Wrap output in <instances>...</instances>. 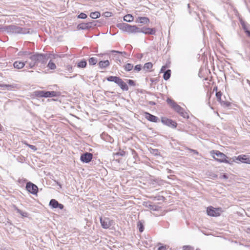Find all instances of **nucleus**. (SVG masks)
Wrapping results in <instances>:
<instances>
[{
    "mask_svg": "<svg viewBox=\"0 0 250 250\" xmlns=\"http://www.w3.org/2000/svg\"><path fill=\"white\" fill-rule=\"evenodd\" d=\"M51 55V54L35 53L30 56L29 59L31 61H34L37 66L40 63L42 64H45Z\"/></svg>",
    "mask_w": 250,
    "mask_h": 250,
    "instance_id": "f257e3e1",
    "label": "nucleus"
},
{
    "mask_svg": "<svg viewBox=\"0 0 250 250\" xmlns=\"http://www.w3.org/2000/svg\"><path fill=\"white\" fill-rule=\"evenodd\" d=\"M4 30L8 33L25 34L29 33L28 29L15 25H10L4 27Z\"/></svg>",
    "mask_w": 250,
    "mask_h": 250,
    "instance_id": "f03ea898",
    "label": "nucleus"
},
{
    "mask_svg": "<svg viewBox=\"0 0 250 250\" xmlns=\"http://www.w3.org/2000/svg\"><path fill=\"white\" fill-rule=\"evenodd\" d=\"M108 82H113L117 84L123 91H127L128 87L123 80L119 77L110 76L106 78Z\"/></svg>",
    "mask_w": 250,
    "mask_h": 250,
    "instance_id": "7ed1b4c3",
    "label": "nucleus"
},
{
    "mask_svg": "<svg viewBox=\"0 0 250 250\" xmlns=\"http://www.w3.org/2000/svg\"><path fill=\"white\" fill-rule=\"evenodd\" d=\"M210 154L212 155L213 158L215 161L220 163H224V162H226V158H228L225 154L218 150H211L210 151Z\"/></svg>",
    "mask_w": 250,
    "mask_h": 250,
    "instance_id": "20e7f679",
    "label": "nucleus"
},
{
    "mask_svg": "<svg viewBox=\"0 0 250 250\" xmlns=\"http://www.w3.org/2000/svg\"><path fill=\"white\" fill-rule=\"evenodd\" d=\"M35 95L38 97H57L60 94L59 92L56 91H36Z\"/></svg>",
    "mask_w": 250,
    "mask_h": 250,
    "instance_id": "39448f33",
    "label": "nucleus"
},
{
    "mask_svg": "<svg viewBox=\"0 0 250 250\" xmlns=\"http://www.w3.org/2000/svg\"><path fill=\"white\" fill-rule=\"evenodd\" d=\"M100 223L103 228L105 229H109L111 226L114 224V221L108 217L100 218Z\"/></svg>",
    "mask_w": 250,
    "mask_h": 250,
    "instance_id": "423d86ee",
    "label": "nucleus"
},
{
    "mask_svg": "<svg viewBox=\"0 0 250 250\" xmlns=\"http://www.w3.org/2000/svg\"><path fill=\"white\" fill-rule=\"evenodd\" d=\"M222 209L221 208H215L212 206L209 207L207 209V212L208 215L210 216L217 217L220 215Z\"/></svg>",
    "mask_w": 250,
    "mask_h": 250,
    "instance_id": "0eeeda50",
    "label": "nucleus"
},
{
    "mask_svg": "<svg viewBox=\"0 0 250 250\" xmlns=\"http://www.w3.org/2000/svg\"><path fill=\"white\" fill-rule=\"evenodd\" d=\"M167 104H168L171 107L173 108L174 111L179 114L181 113L183 109L182 107H181L179 105H178L175 101L173 100L168 98L167 100Z\"/></svg>",
    "mask_w": 250,
    "mask_h": 250,
    "instance_id": "6e6552de",
    "label": "nucleus"
},
{
    "mask_svg": "<svg viewBox=\"0 0 250 250\" xmlns=\"http://www.w3.org/2000/svg\"><path fill=\"white\" fill-rule=\"evenodd\" d=\"M25 188L29 192L32 194L35 195L38 193V187L31 182H28L26 183Z\"/></svg>",
    "mask_w": 250,
    "mask_h": 250,
    "instance_id": "1a4fd4ad",
    "label": "nucleus"
},
{
    "mask_svg": "<svg viewBox=\"0 0 250 250\" xmlns=\"http://www.w3.org/2000/svg\"><path fill=\"white\" fill-rule=\"evenodd\" d=\"M161 122L164 125L172 128H176L177 126V123L175 122L166 117H162L161 118Z\"/></svg>",
    "mask_w": 250,
    "mask_h": 250,
    "instance_id": "9d476101",
    "label": "nucleus"
},
{
    "mask_svg": "<svg viewBox=\"0 0 250 250\" xmlns=\"http://www.w3.org/2000/svg\"><path fill=\"white\" fill-rule=\"evenodd\" d=\"M92 158V154L89 152H85L81 155L80 160L83 163H88L91 161Z\"/></svg>",
    "mask_w": 250,
    "mask_h": 250,
    "instance_id": "9b49d317",
    "label": "nucleus"
},
{
    "mask_svg": "<svg viewBox=\"0 0 250 250\" xmlns=\"http://www.w3.org/2000/svg\"><path fill=\"white\" fill-rule=\"evenodd\" d=\"M94 21L88 22L87 23H81L78 25V28L79 29H88L92 26H95Z\"/></svg>",
    "mask_w": 250,
    "mask_h": 250,
    "instance_id": "f8f14e48",
    "label": "nucleus"
},
{
    "mask_svg": "<svg viewBox=\"0 0 250 250\" xmlns=\"http://www.w3.org/2000/svg\"><path fill=\"white\" fill-rule=\"evenodd\" d=\"M49 206L53 208H59L61 209H62L64 208V206L60 204L56 200L51 199L49 202Z\"/></svg>",
    "mask_w": 250,
    "mask_h": 250,
    "instance_id": "ddd939ff",
    "label": "nucleus"
},
{
    "mask_svg": "<svg viewBox=\"0 0 250 250\" xmlns=\"http://www.w3.org/2000/svg\"><path fill=\"white\" fill-rule=\"evenodd\" d=\"M235 159L242 163L250 164V157L246 155H240L237 157H235Z\"/></svg>",
    "mask_w": 250,
    "mask_h": 250,
    "instance_id": "4468645a",
    "label": "nucleus"
},
{
    "mask_svg": "<svg viewBox=\"0 0 250 250\" xmlns=\"http://www.w3.org/2000/svg\"><path fill=\"white\" fill-rule=\"evenodd\" d=\"M145 116V118L150 122L157 123L159 121V119L157 117L148 112H146Z\"/></svg>",
    "mask_w": 250,
    "mask_h": 250,
    "instance_id": "2eb2a0df",
    "label": "nucleus"
},
{
    "mask_svg": "<svg viewBox=\"0 0 250 250\" xmlns=\"http://www.w3.org/2000/svg\"><path fill=\"white\" fill-rule=\"evenodd\" d=\"M143 33L148 35H154L156 33V29L154 28H150L146 27H143Z\"/></svg>",
    "mask_w": 250,
    "mask_h": 250,
    "instance_id": "dca6fc26",
    "label": "nucleus"
},
{
    "mask_svg": "<svg viewBox=\"0 0 250 250\" xmlns=\"http://www.w3.org/2000/svg\"><path fill=\"white\" fill-rule=\"evenodd\" d=\"M27 61H26L24 62L17 61L14 62L13 66H14V68H17L18 69H21L25 66V63H27Z\"/></svg>",
    "mask_w": 250,
    "mask_h": 250,
    "instance_id": "f3484780",
    "label": "nucleus"
},
{
    "mask_svg": "<svg viewBox=\"0 0 250 250\" xmlns=\"http://www.w3.org/2000/svg\"><path fill=\"white\" fill-rule=\"evenodd\" d=\"M0 86L5 87L7 90H13L19 88V86L17 84H0Z\"/></svg>",
    "mask_w": 250,
    "mask_h": 250,
    "instance_id": "a211bd4d",
    "label": "nucleus"
},
{
    "mask_svg": "<svg viewBox=\"0 0 250 250\" xmlns=\"http://www.w3.org/2000/svg\"><path fill=\"white\" fill-rule=\"evenodd\" d=\"M144 205H145L146 208H148L154 211H157L159 209L158 206L155 205H152L150 202H145Z\"/></svg>",
    "mask_w": 250,
    "mask_h": 250,
    "instance_id": "6ab92c4d",
    "label": "nucleus"
},
{
    "mask_svg": "<svg viewBox=\"0 0 250 250\" xmlns=\"http://www.w3.org/2000/svg\"><path fill=\"white\" fill-rule=\"evenodd\" d=\"M98 65L101 68H105L110 65V62L108 60L101 61L99 62Z\"/></svg>",
    "mask_w": 250,
    "mask_h": 250,
    "instance_id": "aec40b11",
    "label": "nucleus"
},
{
    "mask_svg": "<svg viewBox=\"0 0 250 250\" xmlns=\"http://www.w3.org/2000/svg\"><path fill=\"white\" fill-rule=\"evenodd\" d=\"M138 22H139L141 23L146 24L149 22V19L147 17H139L137 19Z\"/></svg>",
    "mask_w": 250,
    "mask_h": 250,
    "instance_id": "412c9836",
    "label": "nucleus"
},
{
    "mask_svg": "<svg viewBox=\"0 0 250 250\" xmlns=\"http://www.w3.org/2000/svg\"><path fill=\"white\" fill-rule=\"evenodd\" d=\"M145 221L143 220H140L137 223V228L140 232H142L144 230V224Z\"/></svg>",
    "mask_w": 250,
    "mask_h": 250,
    "instance_id": "4be33fe9",
    "label": "nucleus"
},
{
    "mask_svg": "<svg viewBox=\"0 0 250 250\" xmlns=\"http://www.w3.org/2000/svg\"><path fill=\"white\" fill-rule=\"evenodd\" d=\"M127 25L128 24L126 23H119L117 24V27L123 31H126Z\"/></svg>",
    "mask_w": 250,
    "mask_h": 250,
    "instance_id": "5701e85b",
    "label": "nucleus"
},
{
    "mask_svg": "<svg viewBox=\"0 0 250 250\" xmlns=\"http://www.w3.org/2000/svg\"><path fill=\"white\" fill-rule=\"evenodd\" d=\"M87 65V62L85 60H81L77 62V67L81 68H84Z\"/></svg>",
    "mask_w": 250,
    "mask_h": 250,
    "instance_id": "b1692460",
    "label": "nucleus"
},
{
    "mask_svg": "<svg viewBox=\"0 0 250 250\" xmlns=\"http://www.w3.org/2000/svg\"><path fill=\"white\" fill-rule=\"evenodd\" d=\"M171 76V70L170 69H167L165 71L164 73L163 78L165 80H168Z\"/></svg>",
    "mask_w": 250,
    "mask_h": 250,
    "instance_id": "393cba45",
    "label": "nucleus"
},
{
    "mask_svg": "<svg viewBox=\"0 0 250 250\" xmlns=\"http://www.w3.org/2000/svg\"><path fill=\"white\" fill-rule=\"evenodd\" d=\"M14 209L17 211V212L21 215L22 217H27L28 215V213L25 211H23L21 210L18 208L17 207L14 206Z\"/></svg>",
    "mask_w": 250,
    "mask_h": 250,
    "instance_id": "a878e982",
    "label": "nucleus"
},
{
    "mask_svg": "<svg viewBox=\"0 0 250 250\" xmlns=\"http://www.w3.org/2000/svg\"><path fill=\"white\" fill-rule=\"evenodd\" d=\"M133 17L130 14H127L124 17V20L127 22H131L133 21Z\"/></svg>",
    "mask_w": 250,
    "mask_h": 250,
    "instance_id": "bb28decb",
    "label": "nucleus"
},
{
    "mask_svg": "<svg viewBox=\"0 0 250 250\" xmlns=\"http://www.w3.org/2000/svg\"><path fill=\"white\" fill-rule=\"evenodd\" d=\"M126 32L128 33H135V25H131L128 24Z\"/></svg>",
    "mask_w": 250,
    "mask_h": 250,
    "instance_id": "cd10ccee",
    "label": "nucleus"
},
{
    "mask_svg": "<svg viewBox=\"0 0 250 250\" xmlns=\"http://www.w3.org/2000/svg\"><path fill=\"white\" fill-rule=\"evenodd\" d=\"M100 15H101V14H100V12H99L98 11H96V12H91L90 14V17L92 19H96L100 17Z\"/></svg>",
    "mask_w": 250,
    "mask_h": 250,
    "instance_id": "c85d7f7f",
    "label": "nucleus"
},
{
    "mask_svg": "<svg viewBox=\"0 0 250 250\" xmlns=\"http://www.w3.org/2000/svg\"><path fill=\"white\" fill-rule=\"evenodd\" d=\"M124 68L125 71H130L133 69V65L131 63H128L124 66Z\"/></svg>",
    "mask_w": 250,
    "mask_h": 250,
    "instance_id": "c756f323",
    "label": "nucleus"
},
{
    "mask_svg": "<svg viewBox=\"0 0 250 250\" xmlns=\"http://www.w3.org/2000/svg\"><path fill=\"white\" fill-rule=\"evenodd\" d=\"M152 63L151 62H146L144 64L143 69L146 71H148L152 67Z\"/></svg>",
    "mask_w": 250,
    "mask_h": 250,
    "instance_id": "7c9ffc66",
    "label": "nucleus"
},
{
    "mask_svg": "<svg viewBox=\"0 0 250 250\" xmlns=\"http://www.w3.org/2000/svg\"><path fill=\"white\" fill-rule=\"evenodd\" d=\"M112 57H113V59H115L116 61H117V63L120 65L121 63H122V62L120 59L119 56L118 55L119 54H116V53H112Z\"/></svg>",
    "mask_w": 250,
    "mask_h": 250,
    "instance_id": "2f4dec72",
    "label": "nucleus"
},
{
    "mask_svg": "<svg viewBox=\"0 0 250 250\" xmlns=\"http://www.w3.org/2000/svg\"><path fill=\"white\" fill-rule=\"evenodd\" d=\"M97 59L94 57L90 58L88 62L90 65H95L97 62Z\"/></svg>",
    "mask_w": 250,
    "mask_h": 250,
    "instance_id": "473e14b6",
    "label": "nucleus"
},
{
    "mask_svg": "<svg viewBox=\"0 0 250 250\" xmlns=\"http://www.w3.org/2000/svg\"><path fill=\"white\" fill-rule=\"evenodd\" d=\"M221 104L224 107H228L230 105V103L229 102L225 101L220 99V100H218Z\"/></svg>",
    "mask_w": 250,
    "mask_h": 250,
    "instance_id": "72a5a7b5",
    "label": "nucleus"
},
{
    "mask_svg": "<svg viewBox=\"0 0 250 250\" xmlns=\"http://www.w3.org/2000/svg\"><path fill=\"white\" fill-rule=\"evenodd\" d=\"M32 54V52H29V51H20L19 52V55L20 56H31V55Z\"/></svg>",
    "mask_w": 250,
    "mask_h": 250,
    "instance_id": "f704fd0d",
    "label": "nucleus"
},
{
    "mask_svg": "<svg viewBox=\"0 0 250 250\" xmlns=\"http://www.w3.org/2000/svg\"><path fill=\"white\" fill-rule=\"evenodd\" d=\"M47 66L52 70L55 69L56 68V64L52 62L51 61H50L48 63Z\"/></svg>",
    "mask_w": 250,
    "mask_h": 250,
    "instance_id": "c9c22d12",
    "label": "nucleus"
},
{
    "mask_svg": "<svg viewBox=\"0 0 250 250\" xmlns=\"http://www.w3.org/2000/svg\"><path fill=\"white\" fill-rule=\"evenodd\" d=\"M109 53H110L119 54L122 55L123 56H125L127 54V53L125 52H121V51L114 50L109 51Z\"/></svg>",
    "mask_w": 250,
    "mask_h": 250,
    "instance_id": "e433bc0d",
    "label": "nucleus"
},
{
    "mask_svg": "<svg viewBox=\"0 0 250 250\" xmlns=\"http://www.w3.org/2000/svg\"><path fill=\"white\" fill-rule=\"evenodd\" d=\"M179 114L184 118H188V113L187 112H186L184 109L183 110L181 113H179Z\"/></svg>",
    "mask_w": 250,
    "mask_h": 250,
    "instance_id": "4c0bfd02",
    "label": "nucleus"
},
{
    "mask_svg": "<svg viewBox=\"0 0 250 250\" xmlns=\"http://www.w3.org/2000/svg\"><path fill=\"white\" fill-rule=\"evenodd\" d=\"M228 158H226V162H224V163L232 165L233 162H235V160L233 158H230L229 160H228Z\"/></svg>",
    "mask_w": 250,
    "mask_h": 250,
    "instance_id": "58836bf2",
    "label": "nucleus"
},
{
    "mask_svg": "<svg viewBox=\"0 0 250 250\" xmlns=\"http://www.w3.org/2000/svg\"><path fill=\"white\" fill-rule=\"evenodd\" d=\"M142 65L141 64H137L134 67V70L137 72L140 71L142 69Z\"/></svg>",
    "mask_w": 250,
    "mask_h": 250,
    "instance_id": "ea45409f",
    "label": "nucleus"
},
{
    "mask_svg": "<svg viewBox=\"0 0 250 250\" xmlns=\"http://www.w3.org/2000/svg\"><path fill=\"white\" fill-rule=\"evenodd\" d=\"M143 33V27L139 28L135 25V33Z\"/></svg>",
    "mask_w": 250,
    "mask_h": 250,
    "instance_id": "a19ab883",
    "label": "nucleus"
},
{
    "mask_svg": "<svg viewBox=\"0 0 250 250\" xmlns=\"http://www.w3.org/2000/svg\"><path fill=\"white\" fill-rule=\"evenodd\" d=\"M78 17L79 19H84L86 18L87 15L85 13H81Z\"/></svg>",
    "mask_w": 250,
    "mask_h": 250,
    "instance_id": "79ce46f5",
    "label": "nucleus"
},
{
    "mask_svg": "<svg viewBox=\"0 0 250 250\" xmlns=\"http://www.w3.org/2000/svg\"><path fill=\"white\" fill-rule=\"evenodd\" d=\"M29 67L30 68H33L35 66H37V64L34 61H32L28 63Z\"/></svg>",
    "mask_w": 250,
    "mask_h": 250,
    "instance_id": "37998d69",
    "label": "nucleus"
},
{
    "mask_svg": "<svg viewBox=\"0 0 250 250\" xmlns=\"http://www.w3.org/2000/svg\"><path fill=\"white\" fill-rule=\"evenodd\" d=\"M127 83H128L129 85H131V86H135L136 85V83H135V81H134L133 80H128L127 81Z\"/></svg>",
    "mask_w": 250,
    "mask_h": 250,
    "instance_id": "c03bdc74",
    "label": "nucleus"
},
{
    "mask_svg": "<svg viewBox=\"0 0 250 250\" xmlns=\"http://www.w3.org/2000/svg\"><path fill=\"white\" fill-rule=\"evenodd\" d=\"M222 95V93L220 91L216 92V96L218 101L220 100V99H221Z\"/></svg>",
    "mask_w": 250,
    "mask_h": 250,
    "instance_id": "a18cd8bd",
    "label": "nucleus"
},
{
    "mask_svg": "<svg viewBox=\"0 0 250 250\" xmlns=\"http://www.w3.org/2000/svg\"><path fill=\"white\" fill-rule=\"evenodd\" d=\"M183 249L184 250H194V248L189 246H184Z\"/></svg>",
    "mask_w": 250,
    "mask_h": 250,
    "instance_id": "49530a36",
    "label": "nucleus"
},
{
    "mask_svg": "<svg viewBox=\"0 0 250 250\" xmlns=\"http://www.w3.org/2000/svg\"><path fill=\"white\" fill-rule=\"evenodd\" d=\"M66 67V69L67 71H69L70 72H72L73 71V69L72 66H71L70 65H67Z\"/></svg>",
    "mask_w": 250,
    "mask_h": 250,
    "instance_id": "de8ad7c7",
    "label": "nucleus"
},
{
    "mask_svg": "<svg viewBox=\"0 0 250 250\" xmlns=\"http://www.w3.org/2000/svg\"><path fill=\"white\" fill-rule=\"evenodd\" d=\"M104 15L106 17H109L111 16L112 13L111 12H105Z\"/></svg>",
    "mask_w": 250,
    "mask_h": 250,
    "instance_id": "09e8293b",
    "label": "nucleus"
},
{
    "mask_svg": "<svg viewBox=\"0 0 250 250\" xmlns=\"http://www.w3.org/2000/svg\"><path fill=\"white\" fill-rule=\"evenodd\" d=\"M28 146L30 148H31L33 150H37V148H36V146H35L29 145Z\"/></svg>",
    "mask_w": 250,
    "mask_h": 250,
    "instance_id": "8fccbe9b",
    "label": "nucleus"
},
{
    "mask_svg": "<svg viewBox=\"0 0 250 250\" xmlns=\"http://www.w3.org/2000/svg\"><path fill=\"white\" fill-rule=\"evenodd\" d=\"M167 68V66L166 65H164V66H163L161 69V72H164L166 70Z\"/></svg>",
    "mask_w": 250,
    "mask_h": 250,
    "instance_id": "3c124183",
    "label": "nucleus"
},
{
    "mask_svg": "<svg viewBox=\"0 0 250 250\" xmlns=\"http://www.w3.org/2000/svg\"><path fill=\"white\" fill-rule=\"evenodd\" d=\"M166 246H161L158 248V250H166Z\"/></svg>",
    "mask_w": 250,
    "mask_h": 250,
    "instance_id": "603ef678",
    "label": "nucleus"
},
{
    "mask_svg": "<svg viewBox=\"0 0 250 250\" xmlns=\"http://www.w3.org/2000/svg\"><path fill=\"white\" fill-rule=\"evenodd\" d=\"M149 104L152 105H154L156 104V103L154 102L150 101L149 102Z\"/></svg>",
    "mask_w": 250,
    "mask_h": 250,
    "instance_id": "864d4df0",
    "label": "nucleus"
},
{
    "mask_svg": "<svg viewBox=\"0 0 250 250\" xmlns=\"http://www.w3.org/2000/svg\"><path fill=\"white\" fill-rule=\"evenodd\" d=\"M247 34L249 37H250V31L249 30H247L246 31Z\"/></svg>",
    "mask_w": 250,
    "mask_h": 250,
    "instance_id": "5fc2aeb1",
    "label": "nucleus"
},
{
    "mask_svg": "<svg viewBox=\"0 0 250 250\" xmlns=\"http://www.w3.org/2000/svg\"><path fill=\"white\" fill-rule=\"evenodd\" d=\"M223 177L225 179H228V176L226 174H224Z\"/></svg>",
    "mask_w": 250,
    "mask_h": 250,
    "instance_id": "6e6d98bb",
    "label": "nucleus"
},
{
    "mask_svg": "<svg viewBox=\"0 0 250 250\" xmlns=\"http://www.w3.org/2000/svg\"><path fill=\"white\" fill-rule=\"evenodd\" d=\"M116 155H123V154H122V153H117L116 154Z\"/></svg>",
    "mask_w": 250,
    "mask_h": 250,
    "instance_id": "4d7b16f0",
    "label": "nucleus"
},
{
    "mask_svg": "<svg viewBox=\"0 0 250 250\" xmlns=\"http://www.w3.org/2000/svg\"><path fill=\"white\" fill-rule=\"evenodd\" d=\"M134 157H136V156H137V154L136 153V152L135 151H134Z\"/></svg>",
    "mask_w": 250,
    "mask_h": 250,
    "instance_id": "13d9d810",
    "label": "nucleus"
},
{
    "mask_svg": "<svg viewBox=\"0 0 250 250\" xmlns=\"http://www.w3.org/2000/svg\"><path fill=\"white\" fill-rule=\"evenodd\" d=\"M217 87H215V88H214V89H213V90H215L216 91V90H217Z\"/></svg>",
    "mask_w": 250,
    "mask_h": 250,
    "instance_id": "bf43d9fd",
    "label": "nucleus"
},
{
    "mask_svg": "<svg viewBox=\"0 0 250 250\" xmlns=\"http://www.w3.org/2000/svg\"><path fill=\"white\" fill-rule=\"evenodd\" d=\"M98 55L102 56L103 55V54H98Z\"/></svg>",
    "mask_w": 250,
    "mask_h": 250,
    "instance_id": "052dcab7",
    "label": "nucleus"
},
{
    "mask_svg": "<svg viewBox=\"0 0 250 250\" xmlns=\"http://www.w3.org/2000/svg\"><path fill=\"white\" fill-rule=\"evenodd\" d=\"M151 82H154V81L152 80H151Z\"/></svg>",
    "mask_w": 250,
    "mask_h": 250,
    "instance_id": "680f3d73",
    "label": "nucleus"
},
{
    "mask_svg": "<svg viewBox=\"0 0 250 250\" xmlns=\"http://www.w3.org/2000/svg\"><path fill=\"white\" fill-rule=\"evenodd\" d=\"M151 82H154V81L152 80H151Z\"/></svg>",
    "mask_w": 250,
    "mask_h": 250,
    "instance_id": "e2e57ef3",
    "label": "nucleus"
},
{
    "mask_svg": "<svg viewBox=\"0 0 250 250\" xmlns=\"http://www.w3.org/2000/svg\"><path fill=\"white\" fill-rule=\"evenodd\" d=\"M188 7H189V4H188Z\"/></svg>",
    "mask_w": 250,
    "mask_h": 250,
    "instance_id": "0e129e2a",
    "label": "nucleus"
},
{
    "mask_svg": "<svg viewBox=\"0 0 250 250\" xmlns=\"http://www.w3.org/2000/svg\"><path fill=\"white\" fill-rule=\"evenodd\" d=\"M196 250H200L199 249H197Z\"/></svg>",
    "mask_w": 250,
    "mask_h": 250,
    "instance_id": "69168bd1",
    "label": "nucleus"
}]
</instances>
